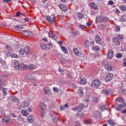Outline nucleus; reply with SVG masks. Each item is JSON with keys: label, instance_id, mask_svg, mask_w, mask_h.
Masks as SVG:
<instances>
[{"label": "nucleus", "instance_id": "f257e3e1", "mask_svg": "<svg viewBox=\"0 0 126 126\" xmlns=\"http://www.w3.org/2000/svg\"><path fill=\"white\" fill-rule=\"evenodd\" d=\"M94 45L95 43L94 41H90L88 40H86L84 44V47L85 48H87L91 47H92Z\"/></svg>", "mask_w": 126, "mask_h": 126}, {"label": "nucleus", "instance_id": "f03ea898", "mask_svg": "<svg viewBox=\"0 0 126 126\" xmlns=\"http://www.w3.org/2000/svg\"><path fill=\"white\" fill-rule=\"evenodd\" d=\"M29 102L28 101H25L22 103L18 107V109L20 110L24 108L29 106Z\"/></svg>", "mask_w": 126, "mask_h": 126}, {"label": "nucleus", "instance_id": "7ed1b4c3", "mask_svg": "<svg viewBox=\"0 0 126 126\" xmlns=\"http://www.w3.org/2000/svg\"><path fill=\"white\" fill-rule=\"evenodd\" d=\"M84 108L83 105L82 104H81L78 107H76L74 108H72V110L75 111L77 110L78 112H80Z\"/></svg>", "mask_w": 126, "mask_h": 126}, {"label": "nucleus", "instance_id": "20e7f679", "mask_svg": "<svg viewBox=\"0 0 126 126\" xmlns=\"http://www.w3.org/2000/svg\"><path fill=\"white\" fill-rule=\"evenodd\" d=\"M100 84V83L99 81L98 80H95L92 82L91 85L92 86L95 88L99 87Z\"/></svg>", "mask_w": 126, "mask_h": 126}, {"label": "nucleus", "instance_id": "39448f33", "mask_svg": "<svg viewBox=\"0 0 126 126\" xmlns=\"http://www.w3.org/2000/svg\"><path fill=\"white\" fill-rule=\"evenodd\" d=\"M2 119L3 122L8 123L9 122L10 118L9 116L7 115H4L2 116Z\"/></svg>", "mask_w": 126, "mask_h": 126}, {"label": "nucleus", "instance_id": "423d86ee", "mask_svg": "<svg viewBox=\"0 0 126 126\" xmlns=\"http://www.w3.org/2000/svg\"><path fill=\"white\" fill-rule=\"evenodd\" d=\"M116 105V107L115 108V109L117 110L120 111L123 107H126V104H117Z\"/></svg>", "mask_w": 126, "mask_h": 126}, {"label": "nucleus", "instance_id": "0eeeda50", "mask_svg": "<svg viewBox=\"0 0 126 126\" xmlns=\"http://www.w3.org/2000/svg\"><path fill=\"white\" fill-rule=\"evenodd\" d=\"M113 77V75L111 73L108 74L105 78V80L107 82L111 80Z\"/></svg>", "mask_w": 126, "mask_h": 126}, {"label": "nucleus", "instance_id": "6e6552de", "mask_svg": "<svg viewBox=\"0 0 126 126\" xmlns=\"http://www.w3.org/2000/svg\"><path fill=\"white\" fill-rule=\"evenodd\" d=\"M14 63L15 68L17 70H19V69H20V68L19 62L15 60L14 61Z\"/></svg>", "mask_w": 126, "mask_h": 126}, {"label": "nucleus", "instance_id": "1a4fd4ad", "mask_svg": "<svg viewBox=\"0 0 126 126\" xmlns=\"http://www.w3.org/2000/svg\"><path fill=\"white\" fill-rule=\"evenodd\" d=\"M111 90L108 88H104L102 90L103 93L106 95H108L109 94Z\"/></svg>", "mask_w": 126, "mask_h": 126}, {"label": "nucleus", "instance_id": "9d476101", "mask_svg": "<svg viewBox=\"0 0 126 126\" xmlns=\"http://www.w3.org/2000/svg\"><path fill=\"white\" fill-rule=\"evenodd\" d=\"M108 53L107 54V56L109 59H111L113 56V53L112 50L110 49L108 50Z\"/></svg>", "mask_w": 126, "mask_h": 126}, {"label": "nucleus", "instance_id": "9b49d317", "mask_svg": "<svg viewBox=\"0 0 126 126\" xmlns=\"http://www.w3.org/2000/svg\"><path fill=\"white\" fill-rule=\"evenodd\" d=\"M95 40L97 43L99 44L100 43L101 39L100 37L97 34L95 36Z\"/></svg>", "mask_w": 126, "mask_h": 126}, {"label": "nucleus", "instance_id": "f8f14e48", "mask_svg": "<svg viewBox=\"0 0 126 126\" xmlns=\"http://www.w3.org/2000/svg\"><path fill=\"white\" fill-rule=\"evenodd\" d=\"M80 84L84 85L87 82V79L84 77H81L80 78Z\"/></svg>", "mask_w": 126, "mask_h": 126}, {"label": "nucleus", "instance_id": "ddd939ff", "mask_svg": "<svg viewBox=\"0 0 126 126\" xmlns=\"http://www.w3.org/2000/svg\"><path fill=\"white\" fill-rule=\"evenodd\" d=\"M90 6L92 8L94 9H97L98 8L97 5L95 3L93 2H92L90 3Z\"/></svg>", "mask_w": 126, "mask_h": 126}, {"label": "nucleus", "instance_id": "4468645a", "mask_svg": "<svg viewBox=\"0 0 126 126\" xmlns=\"http://www.w3.org/2000/svg\"><path fill=\"white\" fill-rule=\"evenodd\" d=\"M113 41L115 42L118 45H120V43L118 38L115 37H113L112 38Z\"/></svg>", "mask_w": 126, "mask_h": 126}, {"label": "nucleus", "instance_id": "2eb2a0df", "mask_svg": "<svg viewBox=\"0 0 126 126\" xmlns=\"http://www.w3.org/2000/svg\"><path fill=\"white\" fill-rule=\"evenodd\" d=\"M105 67L106 69L108 70L109 71H111L112 70V67L108 63L105 64Z\"/></svg>", "mask_w": 126, "mask_h": 126}, {"label": "nucleus", "instance_id": "dca6fc26", "mask_svg": "<svg viewBox=\"0 0 126 126\" xmlns=\"http://www.w3.org/2000/svg\"><path fill=\"white\" fill-rule=\"evenodd\" d=\"M11 99L14 101L16 103L18 104L19 102V99L18 98H16L14 96H12L11 97Z\"/></svg>", "mask_w": 126, "mask_h": 126}, {"label": "nucleus", "instance_id": "f3484780", "mask_svg": "<svg viewBox=\"0 0 126 126\" xmlns=\"http://www.w3.org/2000/svg\"><path fill=\"white\" fill-rule=\"evenodd\" d=\"M49 36L51 38H53L54 39H55L56 38V34L55 33L53 32H49Z\"/></svg>", "mask_w": 126, "mask_h": 126}, {"label": "nucleus", "instance_id": "a211bd4d", "mask_svg": "<svg viewBox=\"0 0 126 126\" xmlns=\"http://www.w3.org/2000/svg\"><path fill=\"white\" fill-rule=\"evenodd\" d=\"M93 114L94 115V116L96 117H100L101 115L100 113L98 111H94Z\"/></svg>", "mask_w": 126, "mask_h": 126}, {"label": "nucleus", "instance_id": "6ab92c4d", "mask_svg": "<svg viewBox=\"0 0 126 126\" xmlns=\"http://www.w3.org/2000/svg\"><path fill=\"white\" fill-rule=\"evenodd\" d=\"M23 49L25 54H28L30 51L29 47L27 46H25Z\"/></svg>", "mask_w": 126, "mask_h": 126}, {"label": "nucleus", "instance_id": "aec40b11", "mask_svg": "<svg viewBox=\"0 0 126 126\" xmlns=\"http://www.w3.org/2000/svg\"><path fill=\"white\" fill-rule=\"evenodd\" d=\"M40 106L42 110H44L46 109V106L43 103L41 102L40 103Z\"/></svg>", "mask_w": 126, "mask_h": 126}, {"label": "nucleus", "instance_id": "412c9836", "mask_svg": "<svg viewBox=\"0 0 126 126\" xmlns=\"http://www.w3.org/2000/svg\"><path fill=\"white\" fill-rule=\"evenodd\" d=\"M46 18L49 22L50 23L52 24H53V19H51V16H47Z\"/></svg>", "mask_w": 126, "mask_h": 126}, {"label": "nucleus", "instance_id": "4be33fe9", "mask_svg": "<svg viewBox=\"0 0 126 126\" xmlns=\"http://www.w3.org/2000/svg\"><path fill=\"white\" fill-rule=\"evenodd\" d=\"M24 34L26 36H32V34L31 32L29 31H27L24 32Z\"/></svg>", "mask_w": 126, "mask_h": 126}, {"label": "nucleus", "instance_id": "5701e85b", "mask_svg": "<svg viewBox=\"0 0 126 126\" xmlns=\"http://www.w3.org/2000/svg\"><path fill=\"white\" fill-rule=\"evenodd\" d=\"M92 49L93 50H95L96 52H97L99 50L100 48L98 46H95L94 47L93 46L92 47Z\"/></svg>", "mask_w": 126, "mask_h": 126}, {"label": "nucleus", "instance_id": "b1692460", "mask_svg": "<svg viewBox=\"0 0 126 126\" xmlns=\"http://www.w3.org/2000/svg\"><path fill=\"white\" fill-rule=\"evenodd\" d=\"M79 31L77 30H73L72 31V33L73 34V35H74L76 36L77 35H78V34H79Z\"/></svg>", "mask_w": 126, "mask_h": 126}, {"label": "nucleus", "instance_id": "393cba45", "mask_svg": "<svg viewBox=\"0 0 126 126\" xmlns=\"http://www.w3.org/2000/svg\"><path fill=\"white\" fill-rule=\"evenodd\" d=\"M45 92V93L47 94H49L51 93L50 90L48 87L46 88Z\"/></svg>", "mask_w": 126, "mask_h": 126}, {"label": "nucleus", "instance_id": "a878e982", "mask_svg": "<svg viewBox=\"0 0 126 126\" xmlns=\"http://www.w3.org/2000/svg\"><path fill=\"white\" fill-rule=\"evenodd\" d=\"M108 107V105L106 104L104 106H102L100 108V109L102 111H104L105 110H106L107 108Z\"/></svg>", "mask_w": 126, "mask_h": 126}, {"label": "nucleus", "instance_id": "bb28decb", "mask_svg": "<svg viewBox=\"0 0 126 126\" xmlns=\"http://www.w3.org/2000/svg\"><path fill=\"white\" fill-rule=\"evenodd\" d=\"M29 69L30 70L34 69L36 68V67L32 64H30L29 66Z\"/></svg>", "mask_w": 126, "mask_h": 126}, {"label": "nucleus", "instance_id": "cd10ccee", "mask_svg": "<svg viewBox=\"0 0 126 126\" xmlns=\"http://www.w3.org/2000/svg\"><path fill=\"white\" fill-rule=\"evenodd\" d=\"M107 122L111 125L113 126L115 125L114 121L113 120H107Z\"/></svg>", "mask_w": 126, "mask_h": 126}, {"label": "nucleus", "instance_id": "c85d7f7f", "mask_svg": "<svg viewBox=\"0 0 126 126\" xmlns=\"http://www.w3.org/2000/svg\"><path fill=\"white\" fill-rule=\"evenodd\" d=\"M115 101L118 102L123 103L124 100L122 98L118 97L115 99Z\"/></svg>", "mask_w": 126, "mask_h": 126}, {"label": "nucleus", "instance_id": "c756f323", "mask_svg": "<svg viewBox=\"0 0 126 126\" xmlns=\"http://www.w3.org/2000/svg\"><path fill=\"white\" fill-rule=\"evenodd\" d=\"M20 69H26L28 68V65L24 64H20Z\"/></svg>", "mask_w": 126, "mask_h": 126}, {"label": "nucleus", "instance_id": "7c9ffc66", "mask_svg": "<svg viewBox=\"0 0 126 126\" xmlns=\"http://www.w3.org/2000/svg\"><path fill=\"white\" fill-rule=\"evenodd\" d=\"M61 49L65 53H68L67 50L65 47H61Z\"/></svg>", "mask_w": 126, "mask_h": 126}, {"label": "nucleus", "instance_id": "2f4dec72", "mask_svg": "<svg viewBox=\"0 0 126 126\" xmlns=\"http://www.w3.org/2000/svg\"><path fill=\"white\" fill-rule=\"evenodd\" d=\"M8 115L11 117H12L14 119H15V120L16 119H15V118H16L17 117V116L16 114L11 112Z\"/></svg>", "mask_w": 126, "mask_h": 126}, {"label": "nucleus", "instance_id": "473e14b6", "mask_svg": "<svg viewBox=\"0 0 126 126\" xmlns=\"http://www.w3.org/2000/svg\"><path fill=\"white\" fill-rule=\"evenodd\" d=\"M120 9L123 11H126V7L124 5H122L119 7Z\"/></svg>", "mask_w": 126, "mask_h": 126}, {"label": "nucleus", "instance_id": "72a5a7b5", "mask_svg": "<svg viewBox=\"0 0 126 126\" xmlns=\"http://www.w3.org/2000/svg\"><path fill=\"white\" fill-rule=\"evenodd\" d=\"M28 120V122H29L30 123H32L33 121V119L32 118V116L30 115L27 118Z\"/></svg>", "mask_w": 126, "mask_h": 126}, {"label": "nucleus", "instance_id": "f704fd0d", "mask_svg": "<svg viewBox=\"0 0 126 126\" xmlns=\"http://www.w3.org/2000/svg\"><path fill=\"white\" fill-rule=\"evenodd\" d=\"M73 52L77 56H78L79 55V50L77 48H75L73 49Z\"/></svg>", "mask_w": 126, "mask_h": 126}, {"label": "nucleus", "instance_id": "c9c22d12", "mask_svg": "<svg viewBox=\"0 0 126 126\" xmlns=\"http://www.w3.org/2000/svg\"><path fill=\"white\" fill-rule=\"evenodd\" d=\"M46 44H43L41 45V47L43 49L47 50L48 49V47L47 48V46Z\"/></svg>", "mask_w": 126, "mask_h": 126}, {"label": "nucleus", "instance_id": "e433bc0d", "mask_svg": "<svg viewBox=\"0 0 126 126\" xmlns=\"http://www.w3.org/2000/svg\"><path fill=\"white\" fill-rule=\"evenodd\" d=\"M102 19L103 16H100L98 17V18L96 19V21L97 22H102V21H102Z\"/></svg>", "mask_w": 126, "mask_h": 126}, {"label": "nucleus", "instance_id": "4c0bfd02", "mask_svg": "<svg viewBox=\"0 0 126 126\" xmlns=\"http://www.w3.org/2000/svg\"><path fill=\"white\" fill-rule=\"evenodd\" d=\"M83 88L82 87H80L79 88V93L80 95H82L83 94Z\"/></svg>", "mask_w": 126, "mask_h": 126}, {"label": "nucleus", "instance_id": "58836bf2", "mask_svg": "<svg viewBox=\"0 0 126 126\" xmlns=\"http://www.w3.org/2000/svg\"><path fill=\"white\" fill-rule=\"evenodd\" d=\"M109 19L107 17H103V19L102 21H102V22H107Z\"/></svg>", "mask_w": 126, "mask_h": 126}, {"label": "nucleus", "instance_id": "ea45409f", "mask_svg": "<svg viewBox=\"0 0 126 126\" xmlns=\"http://www.w3.org/2000/svg\"><path fill=\"white\" fill-rule=\"evenodd\" d=\"M77 16L79 18H82L83 17L84 15L81 12H79L78 13Z\"/></svg>", "mask_w": 126, "mask_h": 126}, {"label": "nucleus", "instance_id": "a19ab883", "mask_svg": "<svg viewBox=\"0 0 126 126\" xmlns=\"http://www.w3.org/2000/svg\"><path fill=\"white\" fill-rule=\"evenodd\" d=\"M91 120L90 119H86L84 120V122L86 124H89L90 123Z\"/></svg>", "mask_w": 126, "mask_h": 126}, {"label": "nucleus", "instance_id": "79ce46f5", "mask_svg": "<svg viewBox=\"0 0 126 126\" xmlns=\"http://www.w3.org/2000/svg\"><path fill=\"white\" fill-rule=\"evenodd\" d=\"M12 52V51L8 50V51L6 52V53L8 56H10L11 55Z\"/></svg>", "mask_w": 126, "mask_h": 126}, {"label": "nucleus", "instance_id": "37998d69", "mask_svg": "<svg viewBox=\"0 0 126 126\" xmlns=\"http://www.w3.org/2000/svg\"><path fill=\"white\" fill-rule=\"evenodd\" d=\"M46 45H47V47H48V49H50V48L52 47V44L51 43V42H50L48 44H47Z\"/></svg>", "mask_w": 126, "mask_h": 126}, {"label": "nucleus", "instance_id": "c03bdc74", "mask_svg": "<svg viewBox=\"0 0 126 126\" xmlns=\"http://www.w3.org/2000/svg\"><path fill=\"white\" fill-rule=\"evenodd\" d=\"M72 87L74 89H76L78 87V86L76 83H74L71 85Z\"/></svg>", "mask_w": 126, "mask_h": 126}, {"label": "nucleus", "instance_id": "a18cd8bd", "mask_svg": "<svg viewBox=\"0 0 126 126\" xmlns=\"http://www.w3.org/2000/svg\"><path fill=\"white\" fill-rule=\"evenodd\" d=\"M6 49H8L9 51L10 50V51H12V49L11 48V47L10 46L8 45H7L6 47Z\"/></svg>", "mask_w": 126, "mask_h": 126}, {"label": "nucleus", "instance_id": "49530a36", "mask_svg": "<svg viewBox=\"0 0 126 126\" xmlns=\"http://www.w3.org/2000/svg\"><path fill=\"white\" fill-rule=\"evenodd\" d=\"M6 90H7V88H4L2 90V92L4 96L6 95L7 94Z\"/></svg>", "mask_w": 126, "mask_h": 126}, {"label": "nucleus", "instance_id": "de8ad7c7", "mask_svg": "<svg viewBox=\"0 0 126 126\" xmlns=\"http://www.w3.org/2000/svg\"><path fill=\"white\" fill-rule=\"evenodd\" d=\"M23 115H26L27 114L28 111L26 110H23L22 111H21Z\"/></svg>", "mask_w": 126, "mask_h": 126}, {"label": "nucleus", "instance_id": "09e8293b", "mask_svg": "<svg viewBox=\"0 0 126 126\" xmlns=\"http://www.w3.org/2000/svg\"><path fill=\"white\" fill-rule=\"evenodd\" d=\"M12 58L15 57V58H18V56L17 54L16 53H13V54H11V55L10 56Z\"/></svg>", "mask_w": 126, "mask_h": 126}, {"label": "nucleus", "instance_id": "8fccbe9b", "mask_svg": "<svg viewBox=\"0 0 126 126\" xmlns=\"http://www.w3.org/2000/svg\"><path fill=\"white\" fill-rule=\"evenodd\" d=\"M122 56V55L121 53H118L116 56V57L117 58H121Z\"/></svg>", "mask_w": 126, "mask_h": 126}, {"label": "nucleus", "instance_id": "3c124183", "mask_svg": "<svg viewBox=\"0 0 126 126\" xmlns=\"http://www.w3.org/2000/svg\"><path fill=\"white\" fill-rule=\"evenodd\" d=\"M105 25H102L99 26V28L101 29H105L106 27Z\"/></svg>", "mask_w": 126, "mask_h": 126}, {"label": "nucleus", "instance_id": "603ef678", "mask_svg": "<svg viewBox=\"0 0 126 126\" xmlns=\"http://www.w3.org/2000/svg\"><path fill=\"white\" fill-rule=\"evenodd\" d=\"M19 53L21 54H24L25 53L24 50L23 49H21L19 51Z\"/></svg>", "mask_w": 126, "mask_h": 126}, {"label": "nucleus", "instance_id": "864d4df0", "mask_svg": "<svg viewBox=\"0 0 126 126\" xmlns=\"http://www.w3.org/2000/svg\"><path fill=\"white\" fill-rule=\"evenodd\" d=\"M120 29V27L119 26H116L115 27V30L117 32H119Z\"/></svg>", "mask_w": 126, "mask_h": 126}, {"label": "nucleus", "instance_id": "5fc2aeb1", "mask_svg": "<svg viewBox=\"0 0 126 126\" xmlns=\"http://www.w3.org/2000/svg\"><path fill=\"white\" fill-rule=\"evenodd\" d=\"M93 100L95 102H97L98 100V99L96 96H94L93 98Z\"/></svg>", "mask_w": 126, "mask_h": 126}, {"label": "nucleus", "instance_id": "6e6d98bb", "mask_svg": "<svg viewBox=\"0 0 126 126\" xmlns=\"http://www.w3.org/2000/svg\"><path fill=\"white\" fill-rule=\"evenodd\" d=\"M118 39H123L124 37L123 35L119 34L118 35Z\"/></svg>", "mask_w": 126, "mask_h": 126}, {"label": "nucleus", "instance_id": "4d7b16f0", "mask_svg": "<svg viewBox=\"0 0 126 126\" xmlns=\"http://www.w3.org/2000/svg\"><path fill=\"white\" fill-rule=\"evenodd\" d=\"M64 6L65 5L61 3L59 4V7L61 10H62V9L63 8Z\"/></svg>", "mask_w": 126, "mask_h": 126}, {"label": "nucleus", "instance_id": "13d9d810", "mask_svg": "<svg viewBox=\"0 0 126 126\" xmlns=\"http://www.w3.org/2000/svg\"><path fill=\"white\" fill-rule=\"evenodd\" d=\"M4 80L3 79H2L0 80V84H2V85H4Z\"/></svg>", "mask_w": 126, "mask_h": 126}, {"label": "nucleus", "instance_id": "bf43d9fd", "mask_svg": "<svg viewBox=\"0 0 126 126\" xmlns=\"http://www.w3.org/2000/svg\"><path fill=\"white\" fill-rule=\"evenodd\" d=\"M15 29H16L17 30L21 29V27L19 25H18L17 26H15Z\"/></svg>", "mask_w": 126, "mask_h": 126}, {"label": "nucleus", "instance_id": "052dcab7", "mask_svg": "<svg viewBox=\"0 0 126 126\" xmlns=\"http://www.w3.org/2000/svg\"><path fill=\"white\" fill-rule=\"evenodd\" d=\"M0 63L2 64H3V65H5V62L0 58Z\"/></svg>", "mask_w": 126, "mask_h": 126}, {"label": "nucleus", "instance_id": "680f3d73", "mask_svg": "<svg viewBox=\"0 0 126 126\" xmlns=\"http://www.w3.org/2000/svg\"><path fill=\"white\" fill-rule=\"evenodd\" d=\"M53 90L55 92H57L59 91V90L57 87H54L53 88Z\"/></svg>", "mask_w": 126, "mask_h": 126}, {"label": "nucleus", "instance_id": "e2e57ef3", "mask_svg": "<svg viewBox=\"0 0 126 126\" xmlns=\"http://www.w3.org/2000/svg\"><path fill=\"white\" fill-rule=\"evenodd\" d=\"M58 120V117H55L53 119V120L54 122H57Z\"/></svg>", "mask_w": 126, "mask_h": 126}, {"label": "nucleus", "instance_id": "0e129e2a", "mask_svg": "<svg viewBox=\"0 0 126 126\" xmlns=\"http://www.w3.org/2000/svg\"><path fill=\"white\" fill-rule=\"evenodd\" d=\"M67 8L66 6L65 5L63 8L62 9V10L63 11H67Z\"/></svg>", "mask_w": 126, "mask_h": 126}, {"label": "nucleus", "instance_id": "69168bd1", "mask_svg": "<svg viewBox=\"0 0 126 126\" xmlns=\"http://www.w3.org/2000/svg\"><path fill=\"white\" fill-rule=\"evenodd\" d=\"M113 2L112 1H110L108 2V4L109 5H112L113 4Z\"/></svg>", "mask_w": 126, "mask_h": 126}, {"label": "nucleus", "instance_id": "338daca9", "mask_svg": "<svg viewBox=\"0 0 126 126\" xmlns=\"http://www.w3.org/2000/svg\"><path fill=\"white\" fill-rule=\"evenodd\" d=\"M88 27H90L92 25L91 23L90 22H88L86 23Z\"/></svg>", "mask_w": 126, "mask_h": 126}, {"label": "nucleus", "instance_id": "774afa93", "mask_svg": "<svg viewBox=\"0 0 126 126\" xmlns=\"http://www.w3.org/2000/svg\"><path fill=\"white\" fill-rule=\"evenodd\" d=\"M124 62H123L124 65V66H126V58H125L124 60Z\"/></svg>", "mask_w": 126, "mask_h": 126}]
</instances>
